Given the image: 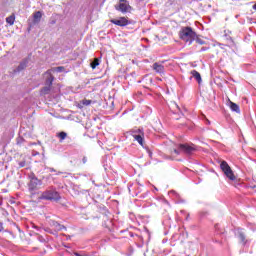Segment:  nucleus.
<instances>
[{"mask_svg":"<svg viewBox=\"0 0 256 256\" xmlns=\"http://www.w3.org/2000/svg\"><path fill=\"white\" fill-rule=\"evenodd\" d=\"M196 37L197 33H195V31H193L191 27L182 28V30L180 31V39H182V41H185V43H188V45H191Z\"/></svg>","mask_w":256,"mask_h":256,"instance_id":"obj_1","label":"nucleus"},{"mask_svg":"<svg viewBox=\"0 0 256 256\" xmlns=\"http://www.w3.org/2000/svg\"><path fill=\"white\" fill-rule=\"evenodd\" d=\"M39 199L45 201H59V199H61V196L59 195V192H57L55 189H50L42 192Z\"/></svg>","mask_w":256,"mask_h":256,"instance_id":"obj_2","label":"nucleus"},{"mask_svg":"<svg viewBox=\"0 0 256 256\" xmlns=\"http://www.w3.org/2000/svg\"><path fill=\"white\" fill-rule=\"evenodd\" d=\"M63 71H65V67H63V66H58V67L51 68L50 70H48L44 76V77H47L46 83L48 85H53V81L55 79L53 77V73H63Z\"/></svg>","mask_w":256,"mask_h":256,"instance_id":"obj_3","label":"nucleus"},{"mask_svg":"<svg viewBox=\"0 0 256 256\" xmlns=\"http://www.w3.org/2000/svg\"><path fill=\"white\" fill-rule=\"evenodd\" d=\"M220 169H222L224 175H226V177L230 179V181H235V174L233 173L231 166H229L226 161L221 162Z\"/></svg>","mask_w":256,"mask_h":256,"instance_id":"obj_4","label":"nucleus"},{"mask_svg":"<svg viewBox=\"0 0 256 256\" xmlns=\"http://www.w3.org/2000/svg\"><path fill=\"white\" fill-rule=\"evenodd\" d=\"M131 135L139 143V145L143 146V139L145 137V132L143 128H134L131 130Z\"/></svg>","mask_w":256,"mask_h":256,"instance_id":"obj_5","label":"nucleus"},{"mask_svg":"<svg viewBox=\"0 0 256 256\" xmlns=\"http://www.w3.org/2000/svg\"><path fill=\"white\" fill-rule=\"evenodd\" d=\"M179 149L184 155H193L197 151V147L193 144H179Z\"/></svg>","mask_w":256,"mask_h":256,"instance_id":"obj_6","label":"nucleus"},{"mask_svg":"<svg viewBox=\"0 0 256 256\" xmlns=\"http://www.w3.org/2000/svg\"><path fill=\"white\" fill-rule=\"evenodd\" d=\"M41 185H43V181H41L37 177L33 176L32 178H30V182L28 184V189L31 193H33V191H37V189H39V187H41Z\"/></svg>","mask_w":256,"mask_h":256,"instance_id":"obj_7","label":"nucleus"},{"mask_svg":"<svg viewBox=\"0 0 256 256\" xmlns=\"http://www.w3.org/2000/svg\"><path fill=\"white\" fill-rule=\"evenodd\" d=\"M129 9H131V6L127 0H120L118 5H116V10L120 11V13H127Z\"/></svg>","mask_w":256,"mask_h":256,"instance_id":"obj_8","label":"nucleus"},{"mask_svg":"<svg viewBox=\"0 0 256 256\" xmlns=\"http://www.w3.org/2000/svg\"><path fill=\"white\" fill-rule=\"evenodd\" d=\"M113 25H117L118 27H127L129 25V20L125 17H120L119 19H112L110 20Z\"/></svg>","mask_w":256,"mask_h":256,"instance_id":"obj_9","label":"nucleus"},{"mask_svg":"<svg viewBox=\"0 0 256 256\" xmlns=\"http://www.w3.org/2000/svg\"><path fill=\"white\" fill-rule=\"evenodd\" d=\"M153 69L156 71V73H159L160 75L165 73V66L159 63H154L153 64Z\"/></svg>","mask_w":256,"mask_h":256,"instance_id":"obj_10","label":"nucleus"},{"mask_svg":"<svg viewBox=\"0 0 256 256\" xmlns=\"http://www.w3.org/2000/svg\"><path fill=\"white\" fill-rule=\"evenodd\" d=\"M237 237L243 245L247 243V239L245 238V232H243V230L237 231Z\"/></svg>","mask_w":256,"mask_h":256,"instance_id":"obj_11","label":"nucleus"},{"mask_svg":"<svg viewBox=\"0 0 256 256\" xmlns=\"http://www.w3.org/2000/svg\"><path fill=\"white\" fill-rule=\"evenodd\" d=\"M190 74L192 75V77H194V79H196L197 83H199L200 85V83L203 81L201 78V74L197 70H192Z\"/></svg>","mask_w":256,"mask_h":256,"instance_id":"obj_12","label":"nucleus"},{"mask_svg":"<svg viewBox=\"0 0 256 256\" xmlns=\"http://www.w3.org/2000/svg\"><path fill=\"white\" fill-rule=\"evenodd\" d=\"M229 107L231 111H233L234 113H241V109L239 108V105H237L235 102L230 101Z\"/></svg>","mask_w":256,"mask_h":256,"instance_id":"obj_13","label":"nucleus"},{"mask_svg":"<svg viewBox=\"0 0 256 256\" xmlns=\"http://www.w3.org/2000/svg\"><path fill=\"white\" fill-rule=\"evenodd\" d=\"M181 153H183V151L179 148V145L177 148H173L171 151H170V155H172L170 157V159H173V157H177L179 156Z\"/></svg>","mask_w":256,"mask_h":256,"instance_id":"obj_14","label":"nucleus"},{"mask_svg":"<svg viewBox=\"0 0 256 256\" xmlns=\"http://www.w3.org/2000/svg\"><path fill=\"white\" fill-rule=\"evenodd\" d=\"M27 67V60L22 61L19 66L17 67V69L14 70V73H21V71H23V69H25Z\"/></svg>","mask_w":256,"mask_h":256,"instance_id":"obj_15","label":"nucleus"},{"mask_svg":"<svg viewBox=\"0 0 256 256\" xmlns=\"http://www.w3.org/2000/svg\"><path fill=\"white\" fill-rule=\"evenodd\" d=\"M46 81H47V77H45ZM46 85L40 92V95H48L49 91H51V85L52 84H47L46 82Z\"/></svg>","mask_w":256,"mask_h":256,"instance_id":"obj_16","label":"nucleus"},{"mask_svg":"<svg viewBox=\"0 0 256 256\" xmlns=\"http://www.w3.org/2000/svg\"><path fill=\"white\" fill-rule=\"evenodd\" d=\"M50 225L56 229V231H62V229H65V226L59 224L56 221H51Z\"/></svg>","mask_w":256,"mask_h":256,"instance_id":"obj_17","label":"nucleus"},{"mask_svg":"<svg viewBox=\"0 0 256 256\" xmlns=\"http://www.w3.org/2000/svg\"><path fill=\"white\" fill-rule=\"evenodd\" d=\"M33 17H34V22L39 23V21H41V17H43V14L41 13V11H37L34 13Z\"/></svg>","mask_w":256,"mask_h":256,"instance_id":"obj_18","label":"nucleus"},{"mask_svg":"<svg viewBox=\"0 0 256 256\" xmlns=\"http://www.w3.org/2000/svg\"><path fill=\"white\" fill-rule=\"evenodd\" d=\"M6 23H8V25H14L15 23V16L11 15L9 17L6 18Z\"/></svg>","mask_w":256,"mask_h":256,"instance_id":"obj_19","label":"nucleus"},{"mask_svg":"<svg viewBox=\"0 0 256 256\" xmlns=\"http://www.w3.org/2000/svg\"><path fill=\"white\" fill-rule=\"evenodd\" d=\"M91 68L92 69H96L97 67H98V65H99V59H94V61L93 62H91Z\"/></svg>","mask_w":256,"mask_h":256,"instance_id":"obj_20","label":"nucleus"},{"mask_svg":"<svg viewBox=\"0 0 256 256\" xmlns=\"http://www.w3.org/2000/svg\"><path fill=\"white\" fill-rule=\"evenodd\" d=\"M58 137H59L60 141H65V139H67V134L65 132H60L58 134Z\"/></svg>","mask_w":256,"mask_h":256,"instance_id":"obj_21","label":"nucleus"},{"mask_svg":"<svg viewBox=\"0 0 256 256\" xmlns=\"http://www.w3.org/2000/svg\"><path fill=\"white\" fill-rule=\"evenodd\" d=\"M81 104L88 107V105H91V100L84 99V100L81 101Z\"/></svg>","mask_w":256,"mask_h":256,"instance_id":"obj_22","label":"nucleus"},{"mask_svg":"<svg viewBox=\"0 0 256 256\" xmlns=\"http://www.w3.org/2000/svg\"><path fill=\"white\" fill-rule=\"evenodd\" d=\"M196 43H199V45H205V41H203V40L200 39V38H197V39H196Z\"/></svg>","mask_w":256,"mask_h":256,"instance_id":"obj_23","label":"nucleus"},{"mask_svg":"<svg viewBox=\"0 0 256 256\" xmlns=\"http://www.w3.org/2000/svg\"><path fill=\"white\" fill-rule=\"evenodd\" d=\"M48 170L50 171V173H56L57 172L54 168H48Z\"/></svg>","mask_w":256,"mask_h":256,"instance_id":"obj_24","label":"nucleus"},{"mask_svg":"<svg viewBox=\"0 0 256 256\" xmlns=\"http://www.w3.org/2000/svg\"><path fill=\"white\" fill-rule=\"evenodd\" d=\"M19 167H25V161L20 162Z\"/></svg>","mask_w":256,"mask_h":256,"instance_id":"obj_25","label":"nucleus"},{"mask_svg":"<svg viewBox=\"0 0 256 256\" xmlns=\"http://www.w3.org/2000/svg\"><path fill=\"white\" fill-rule=\"evenodd\" d=\"M3 231V223L0 222V233Z\"/></svg>","mask_w":256,"mask_h":256,"instance_id":"obj_26","label":"nucleus"},{"mask_svg":"<svg viewBox=\"0 0 256 256\" xmlns=\"http://www.w3.org/2000/svg\"><path fill=\"white\" fill-rule=\"evenodd\" d=\"M82 161H83V163H87V157H84V158L82 159Z\"/></svg>","mask_w":256,"mask_h":256,"instance_id":"obj_27","label":"nucleus"},{"mask_svg":"<svg viewBox=\"0 0 256 256\" xmlns=\"http://www.w3.org/2000/svg\"><path fill=\"white\" fill-rule=\"evenodd\" d=\"M253 9L256 11V3L253 5Z\"/></svg>","mask_w":256,"mask_h":256,"instance_id":"obj_28","label":"nucleus"},{"mask_svg":"<svg viewBox=\"0 0 256 256\" xmlns=\"http://www.w3.org/2000/svg\"><path fill=\"white\" fill-rule=\"evenodd\" d=\"M56 175H61V172L56 173Z\"/></svg>","mask_w":256,"mask_h":256,"instance_id":"obj_29","label":"nucleus"},{"mask_svg":"<svg viewBox=\"0 0 256 256\" xmlns=\"http://www.w3.org/2000/svg\"><path fill=\"white\" fill-rule=\"evenodd\" d=\"M202 51H205V48H202Z\"/></svg>","mask_w":256,"mask_h":256,"instance_id":"obj_30","label":"nucleus"},{"mask_svg":"<svg viewBox=\"0 0 256 256\" xmlns=\"http://www.w3.org/2000/svg\"><path fill=\"white\" fill-rule=\"evenodd\" d=\"M79 107H83V106H81V104H79Z\"/></svg>","mask_w":256,"mask_h":256,"instance_id":"obj_31","label":"nucleus"}]
</instances>
